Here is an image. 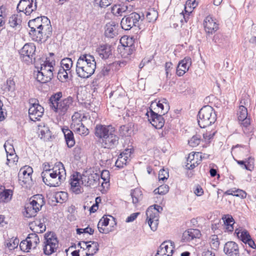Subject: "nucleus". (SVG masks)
<instances>
[{"label": "nucleus", "mask_w": 256, "mask_h": 256, "mask_svg": "<svg viewBox=\"0 0 256 256\" xmlns=\"http://www.w3.org/2000/svg\"><path fill=\"white\" fill-rule=\"evenodd\" d=\"M200 142V136L198 135L194 136L189 140L188 144L192 146L195 147L198 146Z\"/></svg>", "instance_id": "nucleus-51"}, {"label": "nucleus", "mask_w": 256, "mask_h": 256, "mask_svg": "<svg viewBox=\"0 0 256 256\" xmlns=\"http://www.w3.org/2000/svg\"><path fill=\"white\" fill-rule=\"evenodd\" d=\"M36 8L37 2L36 0H29V3L28 4V8H26V12H24V14L29 16L36 9Z\"/></svg>", "instance_id": "nucleus-41"}, {"label": "nucleus", "mask_w": 256, "mask_h": 256, "mask_svg": "<svg viewBox=\"0 0 256 256\" xmlns=\"http://www.w3.org/2000/svg\"><path fill=\"white\" fill-rule=\"evenodd\" d=\"M120 131L123 135L128 136L131 134L130 127L128 126H122L120 127Z\"/></svg>", "instance_id": "nucleus-62"}, {"label": "nucleus", "mask_w": 256, "mask_h": 256, "mask_svg": "<svg viewBox=\"0 0 256 256\" xmlns=\"http://www.w3.org/2000/svg\"><path fill=\"white\" fill-rule=\"evenodd\" d=\"M29 3V0H20L17 6V10L19 12H26V8H28V4Z\"/></svg>", "instance_id": "nucleus-52"}, {"label": "nucleus", "mask_w": 256, "mask_h": 256, "mask_svg": "<svg viewBox=\"0 0 256 256\" xmlns=\"http://www.w3.org/2000/svg\"><path fill=\"white\" fill-rule=\"evenodd\" d=\"M238 120L242 121L240 124L242 126L243 131L245 134H248L251 132V130H250V128H248L250 125V118H248L246 117L244 119H242Z\"/></svg>", "instance_id": "nucleus-43"}, {"label": "nucleus", "mask_w": 256, "mask_h": 256, "mask_svg": "<svg viewBox=\"0 0 256 256\" xmlns=\"http://www.w3.org/2000/svg\"><path fill=\"white\" fill-rule=\"evenodd\" d=\"M124 154H120L118 156V160L115 163V166L116 167L122 168H123L124 166L126 165L128 159L127 156H125Z\"/></svg>", "instance_id": "nucleus-39"}, {"label": "nucleus", "mask_w": 256, "mask_h": 256, "mask_svg": "<svg viewBox=\"0 0 256 256\" xmlns=\"http://www.w3.org/2000/svg\"><path fill=\"white\" fill-rule=\"evenodd\" d=\"M100 174L93 173L90 174H82L80 176L82 184L86 186L97 187L100 184Z\"/></svg>", "instance_id": "nucleus-12"}, {"label": "nucleus", "mask_w": 256, "mask_h": 256, "mask_svg": "<svg viewBox=\"0 0 256 256\" xmlns=\"http://www.w3.org/2000/svg\"><path fill=\"white\" fill-rule=\"evenodd\" d=\"M30 201H32L33 204H37L40 206H42L45 203L44 200V196L42 194L34 196L30 198Z\"/></svg>", "instance_id": "nucleus-42"}, {"label": "nucleus", "mask_w": 256, "mask_h": 256, "mask_svg": "<svg viewBox=\"0 0 256 256\" xmlns=\"http://www.w3.org/2000/svg\"><path fill=\"white\" fill-rule=\"evenodd\" d=\"M130 196L134 204H138L142 198V191L139 188H136L131 190Z\"/></svg>", "instance_id": "nucleus-34"}, {"label": "nucleus", "mask_w": 256, "mask_h": 256, "mask_svg": "<svg viewBox=\"0 0 256 256\" xmlns=\"http://www.w3.org/2000/svg\"><path fill=\"white\" fill-rule=\"evenodd\" d=\"M134 46L132 44H130V46L127 45L126 46H124V52L122 54V56L124 58H128V56H130L132 54L134 50Z\"/></svg>", "instance_id": "nucleus-46"}, {"label": "nucleus", "mask_w": 256, "mask_h": 256, "mask_svg": "<svg viewBox=\"0 0 256 256\" xmlns=\"http://www.w3.org/2000/svg\"><path fill=\"white\" fill-rule=\"evenodd\" d=\"M55 198L57 202L62 203L67 200V194L64 192H58L56 193Z\"/></svg>", "instance_id": "nucleus-45"}, {"label": "nucleus", "mask_w": 256, "mask_h": 256, "mask_svg": "<svg viewBox=\"0 0 256 256\" xmlns=\"http://www.w3.org/2000/svg\"><path fill=\"white\" fill-rule=\"evenodd\" d=\"M39 136H40V138H43L44 140H48L51 137V132L49 129V128L47 126L44 125L39 126Z\"/></svg>", "instance_id": "nucleus-33"}, {"label": "nucleus", "mask_w": 256, "mask_h": 256, "mask_svg": "<svg viewBox=\"0 0 256 256\" xmlns=\"http://www.w3.org/2000/svg\"><path fill=\"white\" fill-rule=\"evenodd\" d=\"M246 170H252L254 168V159L251 157H250L246 161Z\"/></svg>", "instance_id": "nucleus-61"}, {"label": "nucleus", "mask_w": 256, "mask_h": 256, "mask_svg": "<svg viewBox=\"0 0 256 256\" xmlns=\"http://www.w3.org/2000/svg\"><path fill=\"white\" fill-rule=\"evenodd\" d=\"M95 136L100 138L102 147L114 149L119 144V136L115 128L110 125L97 124L94 128Z\"/></svg>", "instance_id": "nucleus-1"}, {"label": "nucleus", "mask_w": 256, "mask_h": 256, "mask_svg": "<svg viewBox=\"0 0 256 256\" xmlns=\"http://www.w3.org/2000/svg\"><path fill=\"white\" fill-rule=\"evenodd\" d=\"M94 1L96 4H99L101 8H106L112 2V0H94Z\"/></svg>", "instance_id": "nucleus-59"}, {"label": "nucleus", "mask_w": 256, "mask_h": 256, "mask_svg": "<svg viewBox=\"0 0 256 256\" xmlns=\"http://www.w3.org/2000/svg\"><path fill=\"white\" fill-rule=\"evenodd\" d=\"M198 124L201 128H205L214 124L216 115L214 108L210 106L202 108L198 114Z\"/></svg>", "instance_id": "nucleus-6"}, {"label": "nucleus", "mask_w": 256, "mask_h": 256, "mask_svg": "<svg viewBox=\"0 0 256 256\" xmlns=\"http://www.w3.org/2000/svg\"><path fill=\"white\" fill-rule=\"evenodd\" d=\"M9 24L13 28H19L21 26V17L18 14H13L9 18Z\"/></svg>", "instance_id": "nucleus-32"}, {"label": "nucleus", "mask_w": 256, "mask_h": 256, "mask_svg": "<svg viewBox=\"0 0 256 256\" xmlns=\"http://www.w3.org/2000/svg\"><path fill=\"white\" fill-rule=\"evenodd\" d=\"M30 202L25 206L24 211L23 212L24 216L26 218H32L36 216V214L38 212V208H34Z\"/></svg>", "instance_id": "nucleus-29"}, {"label": "nucleus", "mask_w": 256, "mask_h": 256, "mask_svg": "<svg viewBox=\"0 0 256 256\" xmlns=\"http://www.w3.org/2000/svg\"><path fill=\"white\" fill-rule=\"evenodd\" d=\"M96 68V62L94 56L82 54L78 58L76 65L78 76L83 78H87L92 75Z\"/></svg>", "instance_id": "nucleus-4"}, {"label": "nucleus", "mask_w": 256, "mask_h": 256, "mask_svg": "<svg viewBox=\"0 0 256 256\" xmlns=\"http://www.w3.org/2000/svg\"><path fill=\"white\" fill-rule=\"evenodd\" d=\"M108 216H110L112 218L114 221V218L113 216H104L99 221L98 224V228L99 230V232L100 233H104V234H107L108 232V229H106L104 228H103V226H108L109 224L110 219L108 218Z\"/></svg>", "instance_id": "nucleus-27"}, {"label": "nucleus", "mask_w": 256, "mask_h": 256, "mask_svg": "<svg viewBox=\"0 0 256 256\" xmlns=\"http://www.w3.org/2000/svg\"><path fill=\"white\" fill-rule=\"evenodd\" d=\"M50 20L46 16L37 17L29 20L28 26L30 28L29 34L32 38L37 42H40L44 38V35L51 34L52 27Z\"/></svg>", "instance_id": "nucleus-2"}, {"label": "nucleus", "mask_w": 256, "mask_h": 256, "mask_svg": "<svg viewBox=\"0 0 256 256\" xmlns=\"http://www.w3.org/2000/svg\"><path fill=\"white\" fill-rule=\"evenodd\" d=\"M169 176L168 172L164 169L161 170L159 172L158 179L159 180H167Z\"/></svg>", "instance_id": "nucleus-58"}, {"label": "nucleus", "mask_w": 256, "mask_h": 256, "mask_svg": "<svg viewBox=\"0 0 256 256\" xmlns=\"http://www.w3.org/2000/svg\"><path fill=\"white\" fill-rule=\"evenodd\" d=\"M100 176L101 179L103 180V182H102V186L104 187V184H106L110 180L109 171L108 170H102L100 174Z\"/></svg>", "instance_id": "nucleus-50"}, {"label": "nucleus", "mask_w": 256, "mask_h": 256, "mask_svg": "<svg viewBox=\"0 0 256 256\" xmlns=\"http://www.w3.org/2000/svg\"><path fill=\"white\" fill-rule=\"evenodd\" d=\"M26 240L30 244V247L34 249L40 242V238L36 232L30 234L26 238Z\"/></svg>", "instance_id": "nucleus-31"}, {"label": "nucleus", "mask_w": 256, "mask_h": 256, "mask_svg": "<svg viewBox=\"0 0 256 256\" xmlns=\"http://www.w3.org/2000/svg\"><path fill=\"white\" fill-rule=\"evenodd\" d=\"M62 130L64 134L68 146V148L72 147L75 144L73 132L68 128H64Z\"/></svg>", "instance_id": "nucleus-26"}, {"label": "nucleus", "mask_w": 256, "mask_h": 256, "mask_svg": "<svg viewBox=\"0 0 256 256\" xmlns=\"http://www.w3.org/2000/svg\"><path fill=\"white\" fill-rule=\"evenodd\" d=\"M69 75L70 77L72 76L71 70L60 68L58 74V78L62 82H65L68 79Z\"/></svg>", "instance_id": "nucleus-36"}, {"label": "nucleus", "mask_w": 256, "mask_h": 256, "mask_svg": "<svg viewBox=\"0 0 256 256\" xmlns=\"http://www.w3.org/2000/svg\"><path fill=\"white\" fill-rule=\"evenodd\" d=\"M6 147V144L4 145ZM7 154V162L6 164L8 165L10 164H14L18 162V158L17 156L14 153V150L12 148H10V151H8L6 148H5Z\"/></svg>", "instance_id": "nucleus-35"}, {"label": "nucleus", "mask_w": 256, "mask_h": 256, "mask_svg": "<svg viewBox=\"0 0 256 256\" xmlns=\"http://www.w3.org/2000/svg\"><path fill=\"white\" fill-rule=\"evenodd\" d=\"M41 176L44 182L50 186H58L65 180L66 172L63 164L59 162L51 170L43 171Z\"/></svg>", "instance_id": "nucleus-3"}, {"label": "nucleus", "mask_w": 256, "mask_h": 256, "mask_svg": "<svg viewBox=\"0 0 256 256\" xmlns=\"http://www.w3.org/2000/svg\"><path fill=\"white\" fill-rule=\"evenodd\" d=\"M58 246V240L55 233L48 232L44 235L42 242L44 254L50 256L56 252Z\"/></svg>", "instance_id": "nucleus-7"}, {"label": "nucleus", "mask_w": 256, "mask_h": 256, "mask_svg": "<svg viewBox=\"0 0 256 256\" xmlns=\"http://www.w3.org/2000/svg\"><path fill=\"white\" fill-rule=\"evenodd\" d=\"M158 193L159 194H166L169 190V186L166 184H162L157 188Z\"/></svg>", "instance_id": "nucleus-57"}, {"label": "nucleus", "mask_w": 256, "mask_h": 256, "mask_svg": "<svg viewBox=\"0 0 256 256\" xmlns=\"http://www.w3.org/2000/svg\"><path fill=\"white\" fill-rule=\"evenodd\" d=\"M156 213H158L156 212ZM146 220H148V224L151 230L155 231L157 230L158 224L159 217H158V214H154L150 210L146 211Z\"/></svg>", "instance_id": "nucleus-19"}, {"label": "nucleus", "mask_w": 256, "mask_h": 256, "mask_svg": "<svg viewBox=\"0 0 256 256\" xmlns=\"http://www.w3.org/2000/svg\"><path fill=\"white\" fill-rule=\"evenodd\" d=\"M194 156L195 154L192 152L188 154L187 158V164L186 166L188 170H192L198 164V163L197 161L194 162Z\"/></svg>", "instance_id": "nucleus-38"}, {"label": "nucleus", "mask_w": 256, "mask_h": 256, "mask_svg": "<svg viewBox=\"0 0 256 256\" xmlns=\"http://www.w3.org/2000/svg\"><path fill=\"white\" fill-rule=\"evenodd\" d=\"M124 92L122 88H118L116 90L110 92V98H112V100H114L120 98V96H121V95Z\"/></svg>", "instance_id": "nucleus-54"}, {"label": "nucleus", "mask_w": 256, "mask_h": 256, "mask_svg": "<svg viewBox=\"0 0 256 256\" xmlns=\"http://www.w3.org/2000/svg\"><path fill=\"white\" fill-rule=\"evenodd\" d=\"M192 64V59L190 57H186L180 60L176 68V74L179 76H183L188 70Z\"/></svg>", "instance_id": "nucleus-18"}, {"label": "nucleus", "mask_w": 256, "mask_h": 256, "mask_svg": "<svg viewBox=\"0 0 256 256\" xmlns=\"http://www.w3.org/2000/svg\"><path fill=\"white\" fill-rule=\"evenodd\" d=\"M84 243L86 244L88 252L86 253V256H93L98 250L99 244L97 242L90 241Z\"/></svg>", "instance_id": "nucleus-28"}, {"label": "nucleus", "mask_w": 256, "mask_h": 256, "mask_svg": "<svg viewBox=\"0 0 256 256\" xmlns=\"http://www.w3.org/2000/svg\"><path fill=\"white\" fill-rule=\"evenodd\" d=\"M166 242H163L160 246L158 250L156 253H159L160 256H172V254H170L168 250L166 249H164V248H165Z\"/></svg>", "instance_id": "nucleus-56"}, {"label": "nucleus", "mask_w": 256, "mask_h": 256, "mask_svg": "<svg viewBox=\"0 0 256 256\" xmlns=\"http://www.w3.org/2000/svg\"><path fill=\"white\" fill-rule=\"evenodd\" d=\"M222 220L224 222V229L225 232H232L234 230V224L235 223L232 216L230 214L224 215Z\"/></svg>", "instance_id": "nucleus-25"}, {"label": "nucleus", "mask_w": 256, "mask_h": 256, "mask_svg": "<svg viewBox=\"0 0 256 256\" xmlns=\"http://www.w3.org/2000/svg\"><path fill=\"white\" fill-rule=\"evenodd\" d=\"M243 242L246 243L249 239L251 238L250 236V235L248 232L246 230H244L241 232L238 238Z\"/></svg>", "instance_id": "nucleus-55"}, {"label": "nucleus", "mask_w": 256, "mask_h": 256, "mask_svg": "<svg viewBox=\"0 0 256 256\" xmlns=\"http://www.w3.org/2000/svg\"><path fill=\"white\" fill-rule=\"evenodd\" d=\"M118 24L115 22L111 21L107 23L104 27V34L108 38H114L116 34Z\"/></svg>", "instance_id": "nucleus-21"}, {"label": "nucleus", "mask_w": 256, "mask_h": 256, "mask_svg": "<svg viewBox=\"0 0 256 256\" xmlns=\"http://www.w3.org/2000/svg\"><path fill=\"white\" fill-rule=\"evenodd\" d=\"M30 229L36 233H42L46 230V226L39 221H34L30 224Z\"/></svg>", "instance_id": "nucleus-30"}, {"label": "nucleus", "mask_w": 256, "mask_h": 256, "mask_svg": "<svg viewBox=\"0 0 256 256\" xmlns=\"http://www.w3.org/2000/svg\"><path fill=\"white\" fill-rule=\"evenodd\" d=\"M36 102L38 100L35 99H32L30 102V106L28 110V114L30 120L34 122L38 120L44 112V108Z\"/></svg>", "instance_id": "nucleus-10"}, {"label": "nucleus", "mask_w": 256, "mask_h": 256, "mask_svg": "<svg viewBox=\"0 0 256 256\" xmlns=\"http://www.w3.org/2000/svg\"><path fill=\"white\" fill-rule=\"evenodd\" d=\"M147 210H150L151 212L154 214H156L158 212V217H159V213L162 210V208L158 205H154V206L153 208L152 206H150Z\"/></svg>", "instance_id": "nucleus-60"}, {"label": "nucleus", "mask_w": 256, "mask_h": 256, "mask_svg": "<svg viewBox=\"0 0 256 256\" xmlns=\"http://www.w3.org/2000/svg\"><path fill=\"white\" fill-rule=\"evenodd\" d=\"M62 93L58 92L52 94L49 98L50 106L60 116H64L73 106L74 99L69 96L62 100Z\"/></svg>", "instance_id": "nucleus-5"}, {"label": "nucleus", "mask_w": 256, "mask_h": 256, "mask_svg": "<svg viewBox=\"0 0 256 256\" xmlns=\"http://www.w3.org/2000/svg\"><path fill=\"white\" fill-rule=\"evenodd\" d=\"M12 191L9 189H6L4 186H0V203H7L12 198Z\"/></svg>", "instance_id": "nucleus-23"}, {"label": "nucleus", "mask_w": 256, "mask_h": 256, "mask_svg": "<svg viewBox=\"0 0 256 256\" xmlns=\"http://www.w3.org/2000/svg\"><path fill=\"white\" fill-rule=\"evenodd\" d=\"M201 235L200 231L198 229H188L186 230L182 235V239L186 241H190L194 238H198Z\"/></svg>", "instance_id": "nucleus-24"}, {"label": "nucleus", "mask_w": 256, "mask_h": 256, "mask_svg": "<svg viewBox=\"0 0 256 256\" xmlns=\"http://www.w3.org/2000/svg\"><path fill=\"white\" fill-rule=\"evenodd\" d=\"M209 244L210 246V248L212 250H218L220 244V239L218 237V235H212L209 238Z\"/></svg>", "instance_id": "nucleus-37"}, {"label": "nucleus", "mask_w": 256, "mask_h": 256, "mask_svg": "<svg viewBox=\"0 0 256 256\" xmlns=\"http://www.w3.org/2000/svg\"><path fill=\"white\" fill-rule=\"evenodd\" d=\"M224 252L227 256H240L238 244L233 241L228 242L224 244Z\"/></svg>", "instance_id": "nucleus-15"}, {"label": "nucleus", "mask_w": 256, "mask_h": 256, "mask_svg": "<svg viewBox=\"0 0 256 256\" xmlns=\"http://www.w3.org/2000/svg\"><path fill=\"white\" fill-rule=\"evenodd\" d=\"M112 47L110 45L106 44L100 46L97 52L100 58L106 60L112 56Z\"/></svg>", "instance_id": "nucleus-22"}, {"label": "nucleus", "mask_w": 256, "mask_h": 256, "mask_svg": "<svg viewBox=\"0 0 256 256\" xmlns=\"http://www.w3.org/2000/svg\"><path fill=\"white\" fill-rule=\"evenodd\" d=\"M32 168L28 167L26 170L21 168L18 174V180L21 185L30 184L32 182Z\"/></svg>", "instance_id": "nucleus-17"}, {"label": "nucleus", "mask_w": 256, "mask_h": 256, "mask_svg": "<svg viewBox=\"0 0 256 256\" xmlns=\"http://www.w3.org/2000/svg\"><path fill=\"white\" fill-rule=\"evenodd\" d=\"M36 46L32 43L26 44L20 52L21 60L26 64H32L36 62Z\"/></svg>", "instance_id": "nucleus-9"}, {"label": "nucleus", "mask_w": 256, "mask_h": 256, "mask_svg": "<svg viewBox=\"0 0 256 256\" xmlns=\"http://www.w3.org/2000/svg\"><path fill=\"white\" fill-rule=\"evenodd\" d=\"M7 88L8 91L12 92L15 90V82L13 79L8 78L6 80Z\"/></svg>", "instance_id": "nucleus-63"}, {"label": "nucleus", "mask_w": 256, "mask_h": 256, "mask_svg": "<svg viewBox=\"0 0 256 256\" xmlns=\"http://www.w3.org/2000/svg\"><path fill=\"white\" fill-rule=\"evenodd\" d=\"M80 114L75 112L72 117V123L71 128L76 133L80 135L86 136L88 134V130L85 127L84 124L80 122Z\"/></svg>", "instance_id": "nucleus-11"}, {"label": "nucleus", "mask_w": 256, "mask_h": 256, "mask_svg": "<svg viewBox=\"0 0 256 256\" xmlns=\"http://www.w3.org/2000/svg\"><path fill=\"white\" fill-rule=\"evenodd\" d=\"M126 7L115 5L112 8V12L114 15H122L126 10Z\"/></svg>", "instance_id": "nucleus-48"}, {"label": "nucleus", "mask_w": 256, "mask_h": 256, "mask_svg": "<svg viewBox=\"0 0 256 256\" xmlns=\"http://www.w3.org/2000/svg\"><path fill=\"white\" fill-rule=\"evenodd\" d=\"M238 120L244 119L248 116L247 108L244 106L240 105L238 112Z\"/></svg>", "instance_id": "nucleus-44"}, {"label": "nucleus", "mask_w": 256, "mask_h": 256, "mask_svg": "<svg viewBox=\"0 0 256 256\" xmlns=\"http://www.w3.org/2000/svg\"><path fill=\"white\" fill-rule=\"evenodd\" d=\"M158 14L157 12L152 10L147 12L146 18L148 22H154L158 18Z\"/></svg>", "instance_id": "nucleus-49"}, {"label": "nucleus", "mask_w": 256, "mask_h": 256, "mask_svg": "<svg viewBox=\"0 0 256 256\" xmlns=\"http://www.w3.org/2000/svg\"><path fill=\"white\" fill-rule=\"evenodd\" d=\"M20 248L22 250L26 252H28L30 250L32 249V247H30V244H29L28 242L26 239L20 242Z\"/></svg>", "instance_id": "nucleus-53"}, {"label": "nucleus", "mask_w": 256, "mask_h": 256, "mask_svg": "<svg viewBox=\"0 0 256 256\" xmlns=\"http://www.w3.org/2000/svg\"><path fill=\"white\" fill-rule=\"evenodd\" d=\"M215 133L216 131H208L206 130V132L203 133V138L205 140H210L212 138Z\"/></svg>", "instance_id": "nucleus-64"}, {"label": "nucleus", "mask_w": 256, "mask_h": 256, "mask_svg": "<svg viewBox=\"0 0 256 256\" xmlns=\"http://www.w3.org/2000/svg\"><path fill=\"white\" fill-rule=\"evenodd\" d=\"M144 18L136 12H132L124 16L120 24L122 29L128 30H130L133 26H139V22Z\"/></svg>", "instance_id": "nucleus-8"}, {"label": "nucleus", "mask_w": 256, "mask_h": 256, "mask_svg": "<svg viewBox=\"0 0 256 256\" xmlns=\"http://www.w3.org/2000/svg\"><path fill=\"white\" fill-rule=\"evenodd\" d=\"M53 76V72L50 69H47L46 66H41L40 70L38 72L36 80L41 83L45 84L50 82Z\"/></svg>", "instance_id": "nucleus-14"}, {"label": "nucleus", "mask_w": 256, "mask_h": 256, "mask_svg": "<svg viewBox=\"0 0 256 256\" xmlns=\"http://www.w3.org/2000/svg\"><path fill=\"white\" fill-rule=\"evenodd\" d=\"M72 64L73 62L71 58H64L61 60V68L65 69L67 70H71Z\"/></svg>", "instance_id": "nucleus-40"}, {"label": "nucleus", "mask_w": 256, "mask_h": 256, "mask_svg": "<svg viewBox=\"0 0 256 256\" xmlns=\"http://www.w3.org/2000/svg\"><path fill=\"white\" fill-rule=\"evenodd\" d=\"M147 114L149 118V121L154 126L158 129L163 127L164 124V120L162 117L163 114H158L151 108L150 112H148Z\"/></svg>", "instance_id": "nucleus-13"}, {"label": "nucleus", "mask_w": 256, "mask_h": 256, "mask_svg": "<svg viewBox=\"0 0 256 256\" xmlns=\"http://www.w3.org/2000/svg\"><path fill=\"white\" fill-rule=\"evenodd\" d=\"M204 26L206 32L208 34H212L218 29V24L216 20L210 16H208L205 18Z\"/></svg>", "instance_id": "nucleus-16"}, {"label": "nucleus", "mask_w": 256, "mask_h": 256, "mask_svg": "<svg viewBox=\"0 0 256 256\" xmlns=\"http://www.w3.org/2000/svg\"><path fill=\"white\" fill-rule=\"evenodd\" d=\"M81 183L80 176H78V173L74 174L70 180V188L74 187L78 184L80 185Z\"/></svg>", "instance_id": "nucleus-47"}, {"label": "nucleus", "mask_w": 256, "mask_h": 256, "mask_svg": "<svg viewBox=\"0 0 256 256\" xmlns=\"http://www.w3.org/2000/svg\"><path fill=\"white\" fill-rule=\"evenodd\" d=\"M166 99H162L160 101H158V102H154L151 104L150 109L154 108V110H156V108L155 106H156L158 109H160V111L158 110V112H160V114L164 115L165 114H166L169 110V105L166 102Z\"/></svg>", "instance_id": "nucleus-20"}]
</instances>
